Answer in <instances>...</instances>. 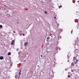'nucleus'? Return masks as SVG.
Wrapping results in <instances>:
<instances>
[{
    "instance_id": "nucleus-1",
    "label": "nucleus",
    "mask_w": 79,
    "mask_h": 79,
    "mask_svg": "<svg viewBox=\"0 0 79 79\" xmlns=\"http://www.w3.org/2000/svg\"><path fill=\"white\" fill-rule=\"evenodd\" d=\"M4 58H3V56H0V60H3Z\"/></svg>"
},
{
    "instance_id": "nucleus-2",
    "label": "nucleus",
    "mask_w": 79,
    "mask_h": 79,
    "mask_svg": "<svg viewBox=\"0 0 79 79\" xmlns=\"http://www.w3.org/2000/svg\"><path fill=\"white\" fill-rule=\"evenodd\" d=\"M11 52H9L8 53V54H7V55H11Z\"/></svg>"
},
{
    "instance_id": "nucleus-3",
    "label": "nucleus",
    "mask_w": 79,
    "mask_h": 79,
    "mask_svg": "<svg viewBox=\"0 0 79 79\" xmlns=\"http://www.w3.org/2000/svg\"><path fill=\"white\" fill-rule=\"evenodd\" d=\"M24 45H27V42H26L24 44Z\"/></svg>"
},
{
    "instance_id": "nucleus-4",
    "label": "nucleus",
    "mask_w": 79,
    "mask_h": 79,
    "mask_svg": "<svg viewBox=\"0 0 79 79\" xmlns=\"http://www.w3.org/2000/svg\"><path fill=\"white\" fill-rule=\"evenodd\" d=\"M71 64L72 66H74V63H73V62Z\"/></svg>"
},
{
    "instance_id": "nucleus-5",
    "label": "nucleus",
    "mask_w": 79,
    "mask_h": 79,
    "mask_svg": "<svg viewBox=\"0 0 79 79\" xmlns=\"http://www.w3.org/2000/svg\"><path fill=\"white\" fill-rule=\"evenodd\" d=\"M47 40H48L50 39V37H48L47 38Z\"/></svg>"
},
{
    "instance_id": "nucleus-6",
    "label": "nucleus",
    "mask_w": 79,
    "mask_h": 79,
    "mask_svg": "<svg viewBox=\"0 0 79 79\" xmlns=\"http://www.w3.org/2000/svg\"><path fill=\"white\" fill-rule=\"evenodd\" d=\"M12 41V42L11 43V44H12V45H13V42H14V40H13Z\"/></svg>"
},
{
    "instance_id": "nucleus-7",
    "label": "nucleus",
    "mask_w": 79,
    "mask_h": 79,
    "mask_svg": "<svg viewBox=\"0 0 79 79\" xmlns=\"http://www.w3.org/2000/svg\"><path fill=\"white\" fill-rule=\"evenodd\" d=\"M62 7V6L60 5V6H59V8H61Z\"/></svg>"
},
{
    "instance_id": "nucleus-8",
    "label": "nucleus",
    "mask_w": 79,
    "mask_h": 79,
    "mask_svg": "<svg viewBox=\"0 0 79 79\" xmlns=\"http://www.w3.org/2000/svg\"><path fill=\"white\" fill-rule=\"evenodd\" d=\"M59 30L60 31V32H62V29H59Z\"/></svg>"
},
{
    "instance_id": "nucleus-9",
    "label": "nucleus",
    "mask_w": 79,
    "mask_h": 79,
    "mask_svg": "<svg viewBox=\"0 0 79 79\" xmlns=\"http://www.w3.org/2000/svg\"><path fill=\"white\" fill-rule=\"evenodd\" d=\"M21 70H20V71H19V74L20 76V75H21Z\"/></svg>"
},
{
    "instance_id": "nucleus-10",
    "label": "nucleus",
    "mask_w": 79,
    "mask_h": 79,
    "mask_svg": "<svg viewBox=\"0 0 79 79\" xmlns=\"http://www.w3.org/2000/svg\"><path fill=\"white\" fill-rule=\"evenodd\" d=\"M44 13H45V14H46V15H47V11H45Z\"/></svg>"
},
{
    "instance_id": "nucleus-11",
    "label": "nucleus",
    "mask_w": 79,
    "mask_h": 79,
    "mask_svg": "<svg viewBox=\"0 0 79 79\" xmlns=\"http://www.w3.org/2000/svg\"><path fill=\"white\" fill-rule=\"evenodd\" d=\"M2 27H3V26H2V25H0V28H2Z\"/></svg>"
},
{
    "instance_id": "nucleus-12",
    "label": "nucleus",
    "mask_w": 79,
    "mask_h": 79,
    "mask_svg": "<svg viewBox=\"0 0 79 79\" xmlns=\"http://www.w3.org/2000/svg\"><path fill=\"white\" fill-rule=\"evenodd\" d=\"M68 77H70V75H68Z\"/></svg>"
},
{
    "instance_id": "nucleus-13",
    "label": "nucleus",
    "mask_w": 79,
    "mask_h": 79,
    "mask_svg": "<svg viewBox=\"0 0 79 79\" xmlns=\"http://www.w3.org/2000/svg\"><path fill=\"white\" fill-rule=\"evenodd\" d=\"M76 62H77H77H78V60H77V59H76Z\"/></svg>"
},
{
    "instance_id": "nucleus-14",
    "label": "nucleus",
    "mask_w": 79,
    "mask_h": 79,
    "mask_svg": "<svg viewBox=\"0 0 79 79\" xmlns=\"http://www.w3.org/2000/svg\"><path fill=\"white\" fill-rule=\"evenodd\" d=\"M18 50H19V49L18 48L16 49V51H18Z\"/></svg>"
},
{
    "instance_id": "nucleus-15",
    "label": "nucleus",
    "mask_w": 79,
    "mask_h": 79,
    "mask_svg": "<svg viewBox=\"0 0 79 79\" xmlns=\"http://www.w3.org/2000/svg\"><path fill=\"white\" fill-rule=\"evenodd\" d=\"M76 63H77V62H75L74 63L75 64H76Z\"/></svg>"
},
{
    "instance_id": "nucleus-16",
    "label": "nucleus",
    "mask_w": 79,
    "mask_h": 79,
    "mask_svg": "<svg viewBox=\"0 0 79 79\" xmlns=\"http://www.w3.org/2000/svg\"><path fill=\"white\" fill-rule=\"evenodd\" d=\"M13 32H14V33H16V31H13Z\"/></svg>"
},
{
    "instance_id": "nucleus-17",
    "label": "nucleus",
    "mask_w": 79,
    "mask_h": 79,
    "mask_svg": "<svg viewBox=\"0 0 79 79\" xmlns=\"http://www.w3.org/2000/svg\"><path fill=\"white\" fill-rule=\"evenodd\" d=\"M23 36H24L25 35H24V34H23Z\"/></svg>"
},
{
    "instance_id": "nucleus-18",
    "label": "nucleus",
    "mask_w": 79,
    "mask_h": 79,
    "mask_svg": "<svg viewBox=\"0 0 79 79\" xmlns=\"http://www.w3.org/2000/svg\"><path fill=\"white\" fill-rule=\"evenodd\" d=\"M54 18H55V19H56V17H54Z\"/></svg>"
},
{
    "instance_id": "nucleus-19",
    "label": "nucleus",
    "mask_w": 79,
    "mask_h": 79,
    "mask_svg": "<svg viewBox=\"0 0 79 79\" xmlns=\"http://www.w3.org/2000/svg\"><path fill=\"white\" fill-rule=\"evenodd\" d=\"M42 56H42V55H41V57H42Z\"/></svg>"
},
{
    "instance_id": "nucleus-20",
    "label": "nucleus",
    "mask_w": 79,
    "mask_h": 79,
    "mask_svg": "<svg viewBox=\"0 0 79 79\" xmlns=\"http://www.w3.org/2000/svg\"><path fill=\"white\" fill-rule=\"evenodd\" d=\"M77 2H78V3H79V1H77Z\"/></svg>"
},
{
    "instance_id": "nucleus-21",
    "label": "nucleus",
    "mask_w": 79,
    "mask_h": 79,
    "mask_svg": "<svg viewBox=\"0 0 79 79\" xmlns=\"http://www.w3.org/2000/svg\"><path fill=\"white\" fill-rule=\"evenodd\" d=\"M71 33L72 34V31H71Z\"/></svg>"
},
{
    "instance_id": "nucleus-22",
    "label": "nucleus",
    "mask_w": 79,
    "mask_h": 79,
    "mask_svg": "<svg viewBox=\"0 0 79 79\" xmlns=\"http://www.w3.org/2000/svg\"><path fill=\"white\" fill-rule=\"evenodd\" d=\"M6 9L5 8L4 9V10H6Z\"/></svg>"
},
{
    "instance_id": "nucleus-23",
    "label": "nucleus",
    "mask_w": 79,
    "mask_h": 79,
    "mask_svg": "<svg viewBox=\"0 0 79 79\" xmlns=\"http://www.w3.org/2000/svg\"><path fill=\"white\" fill-rule=\"evenodd\" d=\"M24 61H26V60H24Z\"/></svg>"
},
{
    "instance_id": "nucleus-24",
    "label": "nucleus",
    "mask_w": 79,
    "mask_h": 79,
    "mask_svg": "<svg viewBox=\"0 0 79 79\" xmlns=\"http://www.w3.org/2000/svg\"><path fill=\"white\" fill-rule=\"evenodd\" d=\"M74 58H75V57H74Z\"/></svg>"
},
{
    "instance_id": "nucleus-25",
    "label": "nucleus",
    "mask_w": 79,
    "mask_h": 79,
    "mask_svg": "<svg viewBox=\"0 0 79 79\" xmlns=\"http://www.w3.org/2000/svg\"><path fill=\"white\" fill-rule=\"evenodd\" d=\"M1 8H0V10H1Z\"/></svg>"
}]
</instances>
